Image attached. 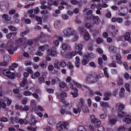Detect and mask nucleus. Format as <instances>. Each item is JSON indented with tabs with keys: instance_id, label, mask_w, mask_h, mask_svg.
<instances>
[{
	"instance_id": "nucleus-1",
	"label": "nucleus",
	"mask_w": 131,
	"mask_h": 131,
	"mask_svg": "<svg viewBox=\"0 0 131 131\" xmlns=\"http://www.w3.org/2000/svg\"><path fill=\"white\" fill-rule=\"evenodd\" d=\"M83 48V45H82V44L75 43V50H77L78 51H72V52L70 53L68 56V59H72L73 57L76 56L77 54H78V55H79L80 56H82L83 53L81 50H82Z\"/></svg>"
},
{
	"instance_id": "nucleus-2",
	"label": "nucleus",
	"mask_w": 131,
	"mask_h": 131,
	"mask_svg": "<svg viewBox=\"0 0 131 131\" xmlns=\"http://www.w3.org/2000/svg\"><path fill=\"white\" fill-rule=\"evenodd\" d=\"M67 97V93L66 92H62L60 95L57 94V97L58 99H59L60 102H61V103H63V104H64V107H68L69 106V103L66 102V101H65V98Z\"/></svg>"
},
{
	"instance_id": "nucleus-3",
	"label": "nucleus",
	"mask_w": 131,
	"mask_h": 131,
	"mask_svg": "<svg viewBox=\"0 0 131 131\" xmlns=\"http://www.w3.org/2000/svg\"><path fill=\"white\" fill-rule=\"evenodd\" d=\"M92 77H93V74H89L86 77L85 82L87 83H95L96 81H98L99 78H101V76H100V75H96L95 77H94V80H91V78H92Z\"/></svg>"
},
{
	"instance_id": "nucleus-4",
	"label": "nucleus",
	"mask_w": 131,
	"mask_h": 131,
	"mask_svg": "<svg viewBox=\"0 0 131 131\" xmlns=\"http://www.w3.org/2000/svg\"><path fill=\"white\" fill-rule=\"evenodd\" d=\"M6 50H7L10 55H13V54H14V52L16 51V48L14 47V43H13V41L10 40L8 42Z\"/></svg>"
},
{
	"instance_id": "nucleus-5",
	"label": "nucleus",
	"mask_w": 131,
	"mask_h": 131,
	"mask_svg": "<svg viewBox=\"0 0 131 131\" xmlns=\"http://www.w3.org/2000/svg\"><path fill=\"white\" fill-rule=\"evenodd\" d=\"M63 32L64 36L67 37H69V36H71V35H74L76 33L75 30L70 27L64 30Z\"/></svg>"
},
{
	"instance_id": "nucleus-6",
	"label": "nucleus",
	"mask_w": 131,
	"mask_h": 131,
	"mask_svg": "<svg viewBox=\"0 0 131 131\" xmlns=\"http://www.w3.org/2000/svg\"><path fill=\"white\" fill-rule=\"evenodd\" d=\"M116 107H118V109L119 111L118 112V117H124V116H126V114L124 112H122V110L124 108V105L122 104L117 103L116 104Z\"/></svg>"
},
{
	"instance_id": "nucleus-7",
	"label": "nucleus",
	"mask_w": 131,
	"mask_h": 131,
	"mask_svg": "<svg viewBox=\"0 0 131 131\" xmlns=\"http://www.w3.org/2000/svg\"><path fill=\"white\" fill-rule=\"evenodd\" d=\"M68 125V122H60L57 125V129L58 131H62V130H64V129H67Z\"/></svg>"
},
{
	"instance_id": "nucleus-8",
	"label": "nucleus",
	"mask_w": 131,
	"mask_h": 131,
	"mask_svg": "<svg viewBox=\"0 0 131 131\" xmlns=\"http://www.w3.org/2000/svg\"><path fill=\"white\" fill-rule=\"evenodd\" d=\"M90 119L92 123H93V124H94L96 127H98V126H100V125H101V121H100V120L98 119H97L95 115H90Z\"/></svg>"
},
{
	"instance_id": "nucleus-9",
	"label": "nucleus",
	"mask_w": 131,
	"mask_h": 131,
	"mask_svg": "<svg viewBox=\"0 0 131 131\" xmlns=\"http://www.w3.org/2000/svg\"><path fill=\"white\" fill-rule=\"evenodd\" d=\"M87 20H91V19H93L94 24H96V25H99L100 23L101 22V20L99 16H94L93 15H91L90 16L86 17Z\"/></svg>"
},
{
	"instance_id": "nucleus-10",
	"label": "nucleus",
	"mask_w": 131,
	"mask_h": 131,
	"mask_svg": "<svg viewBox=\"0 0 131 131\" xmlns=\"http://www.w3.org/2000/svg\"><path fill=\"white\" fill-rule=\"evenodd\" d=\"M3 74L5 76H7V77H9L11 79H14L15 78V74L10 72L9 70H3Z\"/></svg>"
},
{
	"instance_id": "nucleus-11",
	"label": "nucleus",
	"mask_w": 131,
	"mask_h": 131,
	"mask_svg": "<svg viewBox=\"0 0 131 131\" xmlns=\"http://www.w3.org/2000/svg\"><path fill=\"white\" fill-rule=\"evenodd\" d=\"M29 75V74H28V73L27 72H25L24 74V76L25 78H23L21 83H20V85L21 86V88H24V86H25V84H26V83H27V77H28Z\"/></svg>"
},
{
	"instance_id": "nucleus-12",
	"label": "nucleus",
	"mask_w": 131,
	"mask_h": 131,
	"mask_svg": "<svg viewBox=\"0 0 131 131\" xmlns=\"http://www.w3.org/2000/svg\"><path fill=\"white\" fill-rule=\"evenodd\" d=\"M70 87L74 91V93L73 92L71 93V95H73V98H76V97H77V96L78 95V94L77 93L78 92V90H77V88H74L73 86V84L71 83H70Z\"/></svg>"
},
{
	"instance_id": "nucleus-13",
	"label": "nucleus",
	"mask_w": 131,
	"mask_h": 131,
	"mask_svg": "<svg viewBox=\"0 0 131 131\" xmlns=\"http://www.w3.org/2000/svg\"><path fill=\"white\" fill-rule=\"evenodd\" d=\"M100 105L102 107V110L104 112H107V108H111V106L107 102H101Z\"/></svg>"
},
{
	"instance_id": "nucleus-14",
	"label": "nucleus",
	"mask_w": 131,
	"mask_h": 131,
	"mask_svg": "<svg viewBox=\"0 0 131 131\" xmlns=\"http://www.w3.org/2000/svg\"><path fill=\"white\" fill-rule=\"evenodd\" d=\"M9 9V4L8 3H2L0 4V9L1 11H5V10H8Z\"/></svg>"
},
{
	"instance_id": "nucleus-15",
	"label": "nucleus",
	"mask_w": 131,
	"mask_h": 131,
	"mask_svg": "<svg viewBox=\"0 0 131 131\" xmlns=\"http://www.w3.org/2000/svg\"><path fill=\"white\" fill-rule=\"evenodd\" d=\"M112 22H117L118 23L121 24L123 22V19L121 17H113L112 18Z\"/></svg>"
},
{
	"instance_id": "nucleus-16",
	"label": "nucleus",
	"mask_w": 131,
	"mask_h": 131,
	"mask_svg": "<svg viewBox=\"0 0 131 131\" xmlns=\"http://www.w3.org/2000/svg\"><path fill=\"white\" fill-rule=\"evenodd\" d=\"M48 55L51 56V57H56L57 56V52L52 49H48L47 51Z\"/></svg>"
},
{
	"instance_id": "nucleus-17",
	"label": "nucleus",
	"mask_w": 131,
	"mask_h": 131,
	"mask_svg": "<svg viewBox=\"0 0 131 131\" xmlns=\"http://www.w3.org/2000/svg\"><path fill=\"white\" fill-rule=\"evenodd\" d=\"M90 62V59L88 58V57L85 55L83 56L82 60H81L82 65L85 66Z\"/></svg>"
},
{
	"instance_id": "nucleus-18",
	"label": "nucleus",
	"mask_w": 131,
	"mask_h": 131,
	"mask_svg": "<svg viewBox=\"0 0 131 131\" xmlns=\"http://www.w3.org/2000/svg\"><path fill=\"white\" fill-rule=\"evenodd\" d=\"M116 57V60L117 61V63H118V64H122V61H121V55H120V54L118 53L115 56Z\"/></svg>"
},
{
	"instance_id": "nucleus-19",
	"label": "nucleus",
	"mask_w": 131,
	"mask_h": 131,
	"mask_svg": "<svg viewBox=\"0 0 131 131\" xmlns=\"http://www.w3.org/2000/svg\"><path fill=\"white\" fill-rule=\"evenodd\" d=\"M60 113L63 115V114H67L68 115H72V113L69 111H67L63 108H62L60 111Z\"/></svg>"
},
{
	"instance_id": "nucleus-20",
	"label": "nucleus",
	"mask_w": 131,
	"mask_h": 131,
	"mask_svg": "<svg viewBox=\"0 0 131 131\" xmlns=\"http://www.w3.org/2000/svg\"><path fill=\"white\" fill-rule=\"evenodd\" d=\"M73 111L75 114H78V113H80L81 112V108H80V105H77V107H74Z\"/></svg>"
},
{
	"instance_id": "nucleus-21",
	"label": "nucleus",
	"mask_w": 131,
	"mask_h": 131,
	"mask_svg": "<svg viewBox=\"0 0 131 131\" xmlns=\"http://www.w3.org/2000/svg\"><path fill=\"white\" fill-rule=\"evenodd\" d=\"M109 51L110 52H112V53H116L117 52H119V48L114 46H111L109 48Z\"/></svg>"
},
{
	"instance_id": "nucleus-22",
	"label": "nucleus",
	"mask_w": 131,
	"mask_h": 131,
	"mask_svg": "<svg viewBox=\"0 0 131 131\" xmlns=\"http://www.w3.org/2000/svg\"><path fill=\"white\" fill-rule=\"evenodd\" d=\"M111 96V93L110 92H105L104 93V97L103 98L104 101H109L110 100V96Z\"/></svg>"
},
{
	"instance_id": "nucleus-23",
	"label": "nucleus",
	"mask_w": 131,
	"mask_h": 131,
	"mask_svg": "<svg viewBox=\"0 0 131 131\" xmlns=\"http://www.w3.org/2000/svg\"><path fill=\"white\" fill-rule=\"evenodd\" d=\"M125 40L130 42V34L129 32H126L124 34Z\"/></svg>"
},
{
	"instance_id": "nucleus-24",
	"label": "nucleus",
	"mask_w": 131,
	"mask_h": 131,
	"mask_svg": "<svg viewBox=\"0 0 131 131\" xmlns=\"http://www.w3.org/2000/svg\"><path fill=\"white\" fill-rule=\"evenodd\" d=\"M54 27L56 29H60L61 28V21L60 20H57L54 24Z\"/></svg>"
},
{
	"instance_id": "nucleus-25",
	"label": "nucleus",
	"mask_w": 131,
	"mask_h": 131,
	"mask_svg": "<svg viewBox=\"0 0 131 131\" xmlns=\"http://www.w3.org/2000/svg\"><path fill=\"white\" fill-rule=\"evenodd\" d=\"M80 108L82 109V110L83 112H84V113H88V112H89V111H90L89 110V108L85 105L80 106Z\"/></svg>"
},
{
	"instance_id": "nucleus-26",
	"label": "nucleus",
	"mask_w": 131,
	"mask_h": 131,
	"mask_svg": "<svg viewBox=\"0 0 131 131\" xmlns=\"http://www.w3.org/2000/svg\"><path fill=\"white\" fill-rule=\"evenodd\" d=\"M46 76V74H43L41 77L38 78L39 83H43L45 82V78Z\"/></svg>"
},
{
	"instance_id": "nucleus-27",
	"label": "nucleus",
	"mask_w": 131,
	"mask_h": 131,
	"mask_svg": "<svg viewBox=\"0 0 131 131\" xmlns=\"http://www.w3.org/2000/svg\"><path fill=\"white\" fill-rule=\"evenodd\" d=\"M104 75L106 78H109V73H108V68L105 67L103 69Z\"/></svg>"
},
{
	"instance_id": "nucleus-28",
	"label": "nucleus",
	"mask_w": 131,
	"mask_h": 131,
	"mask_svg": "<svg viewBox=\"0 0 131 131\" xmlns=\"http://www.w3.org/2000/svg\"><path fill=\"white\" fill-rule=\"evenodd\" d=\"M98 62L100 69H103V59H102V58H98Z\"/></svg>"
},
{
	"instance_id": "nucleus-29",
	"label": "nucleus",
	"mask_w": 131,
	"mask_h": 131,
	"mask_svg": "<svg viewBox=\"0 0 131 131\" xmlns=\"http://www.w3.org/2000/svg\"><path fill=\"white\" fill-rule=\"evenodd\" d=\"M23 95L26 97H29L30 96H32V93L29 91H25L23 92Z\"/></svg>"
},
{
	"instance_id": "nucleus-30",
	"label": "nucleus",
	"mask_w": 131,
	"mask_h": 131,
	"mask_svg": "<svg viewBox=\"0 0 131 131\" xmlns=\"http://www.w3.org/2000/svg\"><path fill=\"white\" fill-rule=\"evenodd\" d=\"M54 68L56 69H60V62L59 61H56L54 63Z\"/></svg>"
},
{
	"instance_id": "nucleus-31",
	"label": "nucleus",
	"mask_w": 131,
	"mask_h": 131,
	"mask_svg": "<svg viewBox=\"0 0 131 131\" xmlns=\"http://www.w3.org/2000/svg\"><path fill=\"white\" fill-rule=\"evenodd\" d=\"M70 46L69 45L66 44V43H63L62 45V49L63 50H68V49H70Z\"/></svg>"
},
{
	"instance_id": "nucleus-32",
	"label": "nucleus",
	"mask_w": 131,
	"mask_h": 131,
	"mask_svg": "<svg viewBox=\"0 0 131 131\" xmlns=\"http://www.w3.org/2000/svg\"><path fill=\"white\" fill-rule=\"evenodd\" d=\"M90 37H91L90 36V34H89L88 32H86L84 35V39L88 41V40L90 39Z\"/></svg>"
},
{
	"instance_id": "nucleus-33",
	"label": "nucleus",
	"mask_w": 131,
	"mask_h": 131,
	"mask_svg": "<svg viewBox=\"0 0 131 131\" xmlns=\"http://www.w3.org/2000/svg\"><path fill=\"white\" fill-rule=\"evenodd\" d=\"M108 67H114V68H116L117 67V64H116V61H113L112 63L108 64Z\"/></svg>"
},
{
	"instance_id": "nucleus-34",
	"label": "nucleus",
	"mask_w": 131,
	"mask_h": 131,
	"mask_svg": "<svg viewBox=\"0 0 131 131\" xmlns=\"http://www.w3.org/2000/svg\"><path fill=\"white\" fill-rule=\"evenodd\" d=\"M47 48H49V45H45L43 46H40L39 47V51H41L42 52H43V51H45V50H46V49H47Z\"/></svg>"
},
{
	"instance_id": "nucleus-35",
	"label": "nucleus",
	"mask_w": 131,
	"mask_h": 131,
	"mask_svg": "<svg viewBox=\"0 0 131 131\" xmlns=\"http://www.w3.org/2000/svg\"><path fill=\"white\" fill-rule=\"evenodd\" d=\"M88 57V59H94L95 58V54L93 53H89L87 55H84Z\"/></svg>"
},
{
	"instance_id": "nucleus-36",
	"label": "nucleus",
	"mask_w": 131,
	"mask_h": 131,
	"mask_svg": "<svg viewBox=\"0 0 131 131\" xmlns=\"http://www.w3.org/2000/svg\"><path fill=\"white\" fill-rule=\"evenodd\" d=\"M16 34H17V32L9 33L6 35V37L10 39L12 37V35H16Z\"/></svg>"
},
{
	"instance_id": "nucleus-37",
	"label": "nucleus",
	"mask_w": 131,
	"mask_h": 131,
	"mask_svg": "<svg viewBox=\"0 0 131 131\" xmlns=\"http://www.w3.org/2000/svg\"><path fill=\"white\" fill-rule=\"evenodd\" d=\"M48 123L50 124V125H53V124H55V120L53 118H51L48 120Z\"/></svg>"
},
{
	"instance_id": "nucleus-38",
	"label": "nucleus",
	"mask_w": 131,
	"mask_h": 131,
	"mask_svg": "<svg viewBox=\"0 0 131 131\" xmlns=\"http://www.w3.org/2000/svg\"><path fill=\"white\" fill-rule=\"evenodd\" d=\"M2 18H3V19H4V20H5V21H10V19H9V15H8V14H4L2 16Z\"/></svg>"
},
{
	"instance_id": "nucleus-39",
	"label": "nucleus",
	"mask_w": 131,
	"mask_h": 131,
	"mask_svg": "<svg viewBox=\"0 0 131 131\" xmlns=\"http://www.w3.org/2000/svg\"><path fill=\"white\" fill-rule=\"evenodd\" d=\"M40 75V74L39 73V72H36L33 75H32V77L34 79H35L36 77H38V76H39Z\"/></svg>"
},
{
	"instance_id": "nucleus-40",
	"label": "nucleus",
	"mask_w": 131,
	"mask_h": 131,
	"mask_svg": "<svg viewBox=\"0 0 131 131\" xmlns=\"http://www.w3.org/2000/svg\"><path fill=\"white\" fill-rule=\"evenodd\" d=\"M6 107H7V104H6V103L3 101H0V109L1 108L5 109L6 108Z\"/></svg>"
},
{
	"instance_id": "nucleus-41",
	"label": "nucleus",
	"mask_w": 131,
	"mask_h": 131,
	"mask_svg": "<svg viewBox=\"0 0 131 131\" xmlns=\"http://www.w3.org/2000/svg\"><path fill=\"white\" fill-rule=\"evenodd\" d=\"M5 101L7 102V106H10V105H11V104L12 103V100L8 98H5L4 99Z\"/></svg>"
},
{
	"instance_id": "nucleus-42",
	"label": "nucleus",
	"mask_w": 131,
	"mask_h": 131,
	"mask_svg": "<svg viewBox=\"0 0 131 131\" xmlns=\"http://www.w3.org/2000/svg\"><path fill=\"white\" fill-rule=\"evenodd\" d=\"M111 73L113 75H116V74H118V71L116 69H113L111 70Z\"/></svg>"
},
{
	"instance_id": "nucleus-43",
	"label": "nucleus",
	"mask_w": 131,
	"mask_h": 131,
	"mask_svg": "<svg viewBox=\"0 0 131 131\" xmlns=\"http://www.w3.org/2000/svg\"><path fill=\"white\" fill-rule=\"evenodd\" d=\"M77 131H87V130L85 127L80 125L78 126Z\"/></svg>"
},
{
	"instance_id": "nucleus-44",
	"label": "nucleus",
	"mask_w": 131,
	"mask_h": 131,
	"mask_svg": "<svg viewBox=\"0 0 131 131\" xmlns=\"http://www.w3.org/2000/svg\"><path fill=\"white\" fill-rule=\"evenodd\" d=\"M100 117L101 119H106V117H107V112H104V114L100 115Z\"/></svg>"
},
{
	"instance_id": "nucleus-45",
	"label": "nucleus",
	"mask_w": 131,
	"mask_h": 131,
	"mask_svg": "<svg viewBox=\"0 0 131 131\" xmlns=\"http://www.w3.org/2000/svg\"><path fill=\"white\" fill-rule=\"evenodd\" d=\"M80 104L78 105V106H80L81 107L82 105H84V99L83 98H80L79 99Z\"/></svg>"
},
{
	"instance_id": "nucleus-46",
	"label": "nucleus",
	"mask_w": 131,
	"mask_h": 131,
	"mask_svg": "<svg viewBox=\"0 0 131 131\" xmlns=\"http://www.w3.org/2000/svg\"><path fill=\"white\" fill-rule=\"evenodd\" d=\"M103 41H104V40L103 39V38L101 37H99L96 39V42L97 43H98V45H100V43H102Z\"/></svg>"
},
{
	"instance_id": "nucleus-47",
	"label": "nucleus",
	"mask_w": 131,
	"mask_h": 131,
	"mask_svg": "<svg viewBox=\"0 0 131 131\" xmlns=\"http://www.w3.org/2000/svg\"><path fill=\"white\" fill-rule=\"evenodd\" d=\"M127 3V0H121L117 2V5L120 6L121 4H126Z\"/></svg>"
},
{
	"instance_id": "nucleus-48",
	"label": "nucleus",
	"mask_w": 131,
	"mask_h": 131,
	"mask_svg": "<svg viewBox=\"0 0 131 131\" xmlns=\"http://www.w3.org/2000/svg\"><path fill=\"white\" fill-rule=\"evenodd\" d=\"M36 20L38 22V24H40V25H41V23L42 22V19H41V17L36 16Z\"/></svg>"
},
{
	"instance_id": "nucleus-49",
	"label": "nucleus",
	"mask_w": 131,
	"mask_h": 131,
	"mask_svg": "<svg viewBox=\"0 0 131 131\" xmlns=\"http://www.w3.org/2000/svg\"><path fill=\"white\" fill-rule=\"evenodd\" d=\"M59 86L61 88V89H64V88H66L67 85L66 83L64 82H60L59 83Z\"/></svg>"
},
{
	"instance_id": "nucleus-50",
	"label": "nucleus",
	"mask_w": 131,
	"mask_h": 131,
	"mask_svg": "<svg viewBox=\"0 0 131 131\" xmlns=\"http://www.w3.org/2000/svg\"><path fill=\"white\" fill-rule=\"evenodd\" d=\"M29 33V31L27 30V31H25L24 32H21L20 33V35L21 37H23V36H25V35H26V34H27V33Z\"/></svg>"
},
{
	"instance_id": "nucleus-51",
	"label": "nucleus",
	"mask_w": 131,
	"mask_h": 131,
	"mask_svg": "<svg viewBox=\"0 0 131 131\" xmlns=\"http://www.w3.org/2000/svg\"><path fill=\"white\" fill-rule=\"evenodd\" d=\"M8 29L9 30H11V31H16L17 30V28H16L15 27L13 26H9L8 27Z\"/></svg>"
},
{
	"instance_id": "nucleus-52",
	"label": "nucleus",
	"mask_w": 131,
	"mask_h": 131,
	"mask_svg": "<svg viewBox=\"0 0 131 131\" xmlns=\"http://www.w3.org/2000/svg\"><path fill=\"white\" fill-rule=\"evenodd\" d=\"M74 68V66L72 64V63H71V62H69L68 64V68H69V69H73Z\"/></svg>"
},
{
	"instance_id": "nucleus-53",
	"label": "nucleus",
	"mask_w": 131,
	"mask_h": 131,
	"mask_svg": "<svg viewBox=\"0 0 131 131\" xmlns=\"http://www.w3.org/2000/svg\"><path fill=\"white\" fill-rule=\"evenodd\" d=\"M124 77L125 79H126V80H128V79H130V76H129V74H128V73H125L124 74Z\"/></svg>"
},
{
	"instance_id": "nucleus-54",
	"label": "nucleus",
	"mask_w": 131,
	"mask_h": 131,
	"mask_svg": "<svg viewBox=\"0 0 131 131\" xmlns=\"http://www.w3.org/2000/svg\"><path fill=\"white\" fill-rule=\"evenodd\" d=\"M71 4L73 5H78V4H79V2H78L77 0H72L71 1Z\"/></svg>"
},
{
	"instance_id": "nucleus-55",
	"label": "nucleus",
	"mask_w": 131,
	"mask_h": 131,
	"mask_svg": "<svg viewBox=\"0 0 131 131\" xmlns=\"http://www.w3.org/2000/svg\"><path fill=\"white\" fill-rule=\"evenodd\" d=\"M123 83V79L121 78H119V80L118 81V85H121Z\"/></svg>"
},
{
	"instance_id": "nucleus-56",
	"label": "nucleus",
	"mask_w": 131,
	"mask_h": 131,
	"mask_svg": "<svg viewBox=\"0 0 131 131\" xmlns=\"http://www.w3.org/2000/svg\"><path fill=\"white\" fill-rule=\"evenodd\" d=\"M22 106H19L18 104H15V109H16V110H20V111H22Z\"/></svg>"
},
{
	"instance_id": "nucleus-57",
	"label": "nucleus",
	"mask_w": 131,
	"mask_h": 131,
	"mask_svg": "<svg viewBox=\"0 0 131 131\" xmlns=\"http://www.w3.org/2000/svg\"><path fill=\"white\" fill-rule=\"evenodd\" d=\"M16 13V10L15 9H11L9 11V15H14V14Z\"/></svg>"
},
{
	"instance_id": "nucleus-58",
	"label": "nucleus",
	"mask_w": 131,
	"mask_h": 131,
	"mask_svg": "<svg viewBox=\"0 0 131 131\" xmlns=\"http://www.w3.org/2000/svg\"><path fill=\"white\" fill-rule=\"evenodd\" d=\"M27 43L29 46H32L33 45V40L32 39H29L27 41Z\"/></svg>"
},
{
	"instance_id": "nucleus-59",
	"label": "nucleus",
	"mask_w": 131,
	"mask_h": 131,
	"mask_svg": "<svg viewBox=\"0 0 131 131\" xmlns=\"http://www.w3.org/2000/svg\"><path fill=\"white\" fill-rule=\"evenodd\" d=\"M111 12L107 10V13L105 14V17H106V18H111Z\"/></svg>"
},
{
	"instance_id": "nucleus-60",
	"label": "nucleus",
	"mask_w": 131,
	"mask_h": 131,
	"mask_svg": "<svg viewBox=\"0 0 131 131\" xmlns=\"http://www.w3.org/2000/svg\"><path fill=\"white\" fill-rule=\"evenodd\" d=\"M60 64L61 67H62V68H64V67H66V66L67 65L65 61H61L60 62Z\"/></svg>"
},
{
	"instance_id": "nucleus-61",
	"label": "nucleus",
	"mask_w": 131,
	"mask_h": 131,
	"mask_svg": "<svg viewBox=\"0 0 131 131\" xmlns=\"http://www.w3.org/2000/svg\"><path fill=\"white\" fill-rule=\"evenodd\" d=\"M118 131H124L125 130V127L124 126H120L118 128Z\"/></svg>"
},
{
	"instance_id": "nucleus-62",
	"label": "nucleus",
	"mask_w": 131,
	"mask_h": 131,
	"mask_svg": "<svg viewBox=\"0 0 131 131\" xmlns=\"http://www.w3.org/2000/svg\"><path fill=\"white\" fill-rule=\"evenodd\" d=\"M29 110V106L28 105H26L25 107L21 110V111H28Z\"/></svg>"
},
{
	"instance_id": "nucleus-63",
	"label": "nucleus",
	"mask_w": 131,
	"mask_h": 131,
	"mask_svg": "<svg viewBox=\"0 0 131 131\" xmlns=\"http://www.w3.org/2000/svg\"><path fill=\"white\" fill-rule=\"evenodd\" d=\"M27 129H28V130L36 131V128L32 127L31 126H28L27 127Z\"/></svg>"
},
{
	"instance_id": "nucleus-64",
	"label": "nucleus",
	"mask_w": 131,
	"mask_h": 131,
	"mask_svg": "<svg viewBox=\"0 0 131 131\" xmlns=\"http://www.w3.org/2000/svg\"><path fill=\"white\" fill-rule=\"evenodd\" d=\"M125 122H126V123H131V118H125Z\"/></svg>"
}]
</instances>
